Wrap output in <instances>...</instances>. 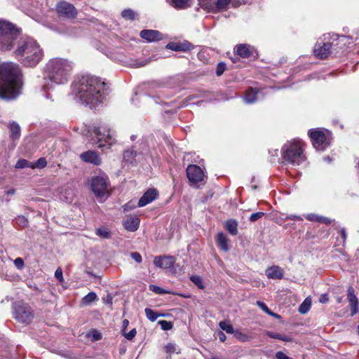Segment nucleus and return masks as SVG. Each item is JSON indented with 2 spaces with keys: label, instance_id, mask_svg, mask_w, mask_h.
<instances>
[{
  "label": "nucleus",
  "instance_id": "obj_1",
  "mask_svg": "<svg viewBox=\"0 0 359 359\" xmlns=\"http://www.w3.org/2000/svg\"><path fill=\"white\" fill-rule=\"evenodd\" d=\"M104 83L90 75L82 76L72 84V95L90 109L102 102Z\"/></svg>",
  "mask_w": 359,
  "mask_h": 359
},
{
  "label": "nucleus",
  "instance_id": "obj_2",
  "mask_svg": "<svg viewBox=\"0 0 359 359\" xmlns=\"http://www.w3.org/2000/svg\"><path fill=\"white\" fill-rule=\"evenodd\" d=\"M19 66L13 62L0 65V97L15 99L20 93L21 83Z\"/></svg>",
  "mask_w": 359,
  "mask_h": 359
},
{
  "label": "nucleus",
  "instance_id": "obj_3",
  "mask_svg": "<svg viewBox=\"0 0 359 359\" xmlns=\"http://www.w3.org/2000/svg\"><path fill=\"white\" fill-rule=\"evenodd\" d=\"M15 55L24 65L34 67L42 60L43 51L35 40L27 39L19 42Z\"/></svg>",
  "mask_w": 359,
  "mask_h": 359
},
{
  "label": "nucleus",
  "instance_id": "obj_4",
  "mask_svg": "<svg viewBox=\"0 0 359 359\" xmlns=\"http://www.w3.org/2000/svg\"><path fill=\"white\" fill-rule=\"evenodd\" d=\"M49 79L56 84H64L69 80L73 69L72 62L63 58H53L46 65Z\"/></svg>",
  "mask_w": 359,
  "mask_h": 359
},
{
  "label": "nucleus",
  "instance_id": "obj_5",
  "mask_svg": "<svg viewBox=\"0 0 359 359\" xmlns=\"http://www.w3.org/2000/svg\"><path fill=\"white\" fill-rule=\"evenodd\" d=\"M18 31L16 27L9 21L0 19V49L11 50L17 39Z\"/></svg>",
  "mask_w": 359,
  "mask_h": 359
},
{
  "label": "nucleus",
  "instance_id": "obj_6",
  "mask_svg": "<svg viewBox=\"0 0 359 359\" xmlns=\"http://www.w3.org/2000/svg\"><path fill=\"white\" fill-rule=\"evenodd\" d=\"M282 157L289 164L299 165L304 160L302 150V143L294 141L285 144L282 149Z\"/></svg>",
  "mask_w": 359,
  "mask_h": 359
},
{
  "label": "nucleus",
  "instance_id": "obj_7",
  "mask_svg": "<svg viewBox=\"0 0 359 359\" xmlns=\"http://www.w3.org/2000/svg\"><path fill=\"white\" fill-rule=\"evenodd\" d=\"M15 319L21 323L29 324L34 318V313L31 307L22 302H16L13 305Z\"/></svg>",
  "mask_w": 359,
  "mask_h": 359
},
{
  "label": "nucleus",
  "instance_id": "obj_8",
  "mask_svg": "<svg viewBox=\"0 0 359 359\" xmlns=\"http://www.w3.org/2000/svg\"><path fill=\"white\" fill-rule=\"evenodd\" d=\"M93 134L97 139V144L100 148H103L106 146L109 147L114 142L111 135L109 133V129L104 123H100L99 126H95Z\"/></svg>",
  "mask_w": 359,
  "mask_h": 359
},
{
  "label": "nucleus",
  "instance_id": "obj_9",
  "mask_svg": "<svg viewBox=\"0 0 359 359\" xmlns=\"http://www.w3.org/2000/svg\"><path fill=\"white\" fill-rule=\"evenodd\" d=\"M91 189L95 196L102 201L106 199L109 194V184L107 180L103 177H95L91 180Z\"/></svg>",
  "mask_w": 359,
  "mask_h": 359
},
{
  "label": "nucleus",
  "instance_id": "obj_10",
  "mask_svg": "<svg viewBox=\"0 0 359 359\" xmlns=\"http://www.w3.org/2000/svg\"><path fill=\"white\" fill-rule=\"evenodd\" d=\"M309 135L313 147L318 151L324 150L330 144L328 137L320 130H311Z\"/></svg>",
  "mask_w": 359,
  "mask_h": 359
},
{
  "label": "nucleus",
  "instance_id": "obj_11",
  "mask_svg": "<svg viewBox=\"0 0 359 359\" xmlns=\"http://www.w3.org/2000/svg\"><path fill=\"white\" fill-rule=\"evenodd\" d=\"M187 175L192 184L202 182L205 177L203 170L196 165H189L187 168Z\"/></svg>",
  "mask_w": 359,
  "mask_h": 359
},
{
  "label": "nucleus",
  "instance_id": "obj_12",
  "mask_svg": "<svg viewBox=\"0 0 359 359\" xmlns=\"http://www.w3.org/2000/svg\"><path fill=\"white\" fill-rule=\"evenodd\" d=\"M56 10L60 15L67 18H74L77 11L73 5L66 1H61L56 6Z\"/></svg>",
  "mask_w": 359,
  "mask_h": 359
},
{
  "label": "nucleus",
  "instance_id": "obj_13",
  "mask_svg": "<svg viewBox=\"0 0 359 359\" xmlns=\"http://www.w3.org/2000/svg\"><path fill=\"white\" fill-rule=\"evenodd\" d=\"M331 43L318 42L314 47L315 56L319 59L326 58L330 53Z\"/></svg>",
  "mask_w": 359,
  "mask_h": 359
},
{
  "label": "nucleus",
  "instance_id": "obj_14",
  "mask_svg": "<svg viewBox=\"0 0 359 359\" xmlns=\"http://www.w3.org/2000/svg\"><path fill=\"white\" fill-rule=\"evenodd\" d=\"M81 159L86 163L99 165L102 163V159L99 154L95 151H87L80 155Z\"/></svg>",
  "mask_w": 359,
  "mask_h": 359
},
{
  "label": "nucleus",
  "instance_id": "obj_15",
  "mask_svg": "<svg viewBox=\"0 0 359 359\" xmlns=\"http://www.w3.org/2000/svg\"><path fill=\"white\" fill-rule=\"evenodd\" d=\"M175 260L172 256L156 257L154 264L156 266L162 269H170L173 266Z\"/></svg>",
  "mask_w": 359,
  "mask_h": 359
},
{
  "label": "nucleus",
  "instance_id": "obj_16",
  "mask_svg": "<svg viewBox=\"0 0 359 359\" xmlns=\"http://www.w3.org/2000/svg\"><path fill=\"white\" fill-rule=\"evenodd\" d=\"M140 36L147 42H154L163 39L162 34L153 29H144L140 32Z\"/></svg>",
  "mask_w": 359,
  "mask_h": 359
},
{
  "label": "nucleus",
  "instance_id": "obj_17",
  "mask_svg": "<svg viewBox=\"0 0 359 359\" xmlns=\"http://www.w3.org/2000/svg\"><path fill=\"white\" fill-rule=\"evenodd\" d=\"M158 192L154 189L147 191L138 201V206L143 207L151 203L157 197Z\"/></svg>",
  "mask_w": 359,
  "mask_h": 359
},
{
  "label": "nucleus",
  "instance_id": "obj_18",
  "mask_svg": "<svg viewBox=\"0 0 359 359\" xmlns=\"http://www.w3.org/2000/svg\"><path fill=\"white\" fill-rule=\"evenodd\" d=\"M347 296L351 309V315L353 316L358 312V300L354 294V289L352 287H348Z\"/></svg>",
  "mask_w": 359,
  "mask_h": 359
},
{
  "label": "nucleus",
  "instance_id": "obj_19",
  "mask_svg": "<svg viewBox=\"0 0 359 359\" xmlns=\"http://www.w3.org/2000/svg\"><path fill=\"white\" fill-rule=\"evenodd\" d=\"M123 225L129 231H135L140 225V219L137 217H129L123 221Z\"/></svg>",
  "mask_w": 359,
  "mask_h": 359
},
{
  "label": "nucleus",
  "instance_id": "obj_20",
  "mask_svg": "<svg viewBox=\"0 0 359 359\" xmlns=\"http://www.w3.org/2000/svg\"><path fill=\"white\" fill-rule=\"evenodd\" d=\"M266 275L271 279H281L283 276V271L278 266H273L266 270Z\"/></svg>",
  "mask_w": 359,
  "mask_h": 359
},
{
  "label": "nucleus",
  "instance_id": "obj_21",
  "mask_svg": "<svg viewBox=\"0 0 359 359\" xmlns=\"http://www.w3.org/2000/svg\"><path fill=\"white\" fill-rule=\"evenodd\" d=\"M217 243L218 247L223 251L227 252L229 250L230 247L229 245V239L227 238V236L220 232L218 233L216 238Z\"/></svg>",
  "mask_w": 359,
  "mask_h": 359
},
{
  "label": "nucleus",
  "instance_id": "obj_22",
  "mask_svg": "<svg viewBox=\"0 0 359 359\" xmlns=\"http://www.w3.org/2000/svg\"><path fill=\"white\" fill-rule=\"evenodd\" d=\"M166 48L174 51H187L191 49V45L188 42L175 43L170 42L167 44Z\"/></svg>",
  "mask_w": 359,
  "mask_h": 359
},
{
  "label": "nucleus",
  "instance_id": "obj_23",
  "mask_svg": "<svg viewBox=\"0 0 359 359\" xmlns=\"http://www.w3.org/2000/svg\"><path fill=\"white\" fill-rule=\"evenodd\" d=\"M74 191L72 189L69 188H65L64 191L60 192V198L61 200L65 201L66 202L70 203L72 201L74 198Z\"/></svg>",
  "mask_w": 359,
  "mask_h": 359
},
{
  "label": "nucleus",
  "instance_id": "obj_24",
  "mask_svg": "<svg viewBox=\"0 0 359 359\" xmlns=\"http://www.w3.org/2000/svg\"><path fill=\"white\" fill-rule=\"evenodd\" d=\"M257 92L253 88L248 89L244 97L245 102L248 104L255 102L257 100Z\"/></svg>",
  "mask_w": 359,
  "mask_h": 359
},
{
  "label": "nucleus",
  "instance_id": "obj_25",
  "mask_svg": "<svg viewBox=\"0 0 359 359\" xmlns=\"http://www.w3.org/2000/svg\"><path fill=\"white\" fill-rule=\"evenodd\" d=\"M226 230L233 236H236L238 233V223L236 220H228L226 222Z\"/></svg>",
  "mask_w": 359,
  "mask_h": 359
},
{
  "label": "nucleus",
  "instance_id": "obj_26",
  "mask_svg": "<svg viewBox=\"0 0 359 359\" xmlns=\"http://www.w3.org/2000/svg\"><path fill=\"white\" fill-rule=\"evenodd\" d=\"M311 298L307 297L304 301L300 304L299 307V312L302 314L306 313L311 309Z\"/></svg>",
  "mask_w": 359,
  "mask_h": 359
},
{
  "label": "nucleus",
  "instance_id": "obj_27",
  "mask_svg": "<svg viewBox=\"0 0 359 359\" xmlns=\"http://www.w3.org/2000/svg\"><path fill=\"white\" fill-rule=\"evenodd\" d=\"M236 53L242 57H248L251 55L249 48L245 44H241L237 46Z\"/></svg>",
  "mask_w": 359,
  "mask_h": 359
},
{
  "label": "nucleus",
  "instance_id": "obj_28",
  "mask_svg": "<svg viewBox=\"0 0 359 359\" xmlns=\"http://www.w3.org/2000/svg\"><path fill=\"white\" fill-rule=\"evenodd\" d=\"M11 137L14 140L20 137V126L15 123L10 125Z\"/></svg>",
  "mask_w": 359,
  "mask_h": 359
},
{
  "label": "nucleus",
  "instance_id": "obj_29",
  "mask_svg": "<svg viewBox=\"0 0 359 359\" xmlns=\"http://www.w3.org/2000/svg\"><path fill=\"white\" fill-rule=\"evenodd\" d=\"M1 278L4 280L11 282L18 281L20 280V276L18 274L10 272L8 271H6L5 273H3L1 275Z\"/></svg>",
  "mask_w": 359,
  "mask_h": 359
},
{
  "label": "nucleus",
  "instance_id": "obj_30",
  "mask_svg": "<svg viewBox=\"0 0 359 359\" xmlns=\"http://www.w3.org/2000/svg\"><path fill=\"white\" fill-rule=\"evenodd\" d=\"M170 4L175 8H184L189 6L191 0H169Z\"/></svg>",
  "mask_w": 359,
  "mask_h": 359
},
{
  "label": "nucleus",
  "instance_id": "obj_31",
  "mask_svg": "<svg viewBox=\"0 0 359 359\" xmlns=\"http://www.w3.org/2000/svg\"><path fill=\"white\" fill-rule=\"evenodd\" d=\"M144 312H145L147 318L152 322L155 321L158 316H162L161 314L156 313L152 309H149V308H146L144 310Z\"/></svg>",
  "mask_w": 359,
  "mask_h": 359
},
{
  "label": "nucleus",
  "instance_id": "obj_32",
  "mask_svg": "<svg viewBox=\"0 0 359 359\" xmlns=\"http://www.w3.org/2000/svg\"><path fill=\"white\" fill-rule=\"evenodd\" d=\"M97 299V294L95 292H89L88 294H86L83 298L82 302H83V304H89L93 302L94 301H95Z\"/></svg>",
  "mask_w": 359,
  "mask_h": 359
},
{
  "label": "nucleus",
  "instance_id": "obj_33",
  "mask_svg": "<svg viewBox=\"0 0 359 359\" xmlns=\"http://www.w3.org/2000/svg\"><path fill=\"white\" fill-rule=\"evenodd\" d=\"M199 3L205 9L207 10H213L214 9V3H215V0H198Z\"/></svg>",
  "mask_w": 359,
  "mask_h": 359
},
{
  "label": "nucleus",
  "instance_id": "obj_34",
  "mask_svg": "<svg viewBox=\"0 0 359 359\" xmlns=\"http://www.w3.org/2000/svg\"><path fill=\"white\" fill-rule=\"evenodd\" d=\"M231 1V0H215V3H214V9H224L226 8Z\"/></svg>",
  "mask_w": 359,
  "mask_h": 359
},
{
  "label": "nucleus",
  "instance_id": "obj_35",
  "mask_svg": "<svg viewBox=\"0 0 359 359\" xmlns=\"http://www.w3.org/2000/svg\"><path fill=\"white\" fill-rule=\"evenodd\" d=\"M150 290L154 292L156 294H174L170 290H165L161 287L156 285H150Z\"/></svg>",
  "mask_w": 359,
  "mask_h": 359
},
{
  "label": "nucleus",
  "instance_id": "obj_36",
  "mask_svg": "<svg viewBox=\"0 0 359 359\" xmlns=\"http://www.w3.org/2000/svg\"><path fill=\"white\" fill-rule=\"evenodd\" d=\"M219 327L222 330L225 331L226 333H229V334L234 333L233 327L229 323H227L224 321H222L219 323Z\"/></svg>",
  "mask_w": 359,
  "mask_h": 359
},
{
  "label": "nucleus",
  "instance_id": "obj_37",
  "mask_svg": "<svg viewBox=\"0 0 359 359\" xmlns=\"http://www.w3.org/2000/svg\"><path fill=\"white\" fill-rule=\"evenodd\" d=\"M257 304L262 310H263L265 313H268L269 315L276 317L279 316L278 314L271 312L264 302L258 301L257 302Z\"/></svg>",
  "mask_w": 359,
  "mask_h": 359
},
{
  "label": "nucleus",
  "instance_id": "obj_38",
  "mask_svg": "<svg viewBox=\"0 0 359 359\" xmlns=\"http://www.w3.org/2000/svg\"><path fill=\"white\" fill-rule=\"evenodd\" d=\"M97 235L102 238H109L110 233L106 228H99L97 229Z\"/></svg>",
  "mask_w": 359,
  "mask_h": 359
},
{
  "label": "nucleus",
  "instance_id": "obj_39",
  "mask_svg": "<svg viewBox=\"0 0 359 359\" xmlns=\"http://www.w3.org/2000/svg\"><path fill=\"white\" fill-rule=\"evenodd\" d=\"M27 167L32 168V163L25 159L18 160L15 165L16 168H24Z\"/></svg>",
  "mask_w": 359,
  "mask_h": 359
},
{
  "label": "nucleus",
  "instance_id": "obj_40",
  "mask_svg": "<svg viewBox=\"0 0 359 359\" xmlns=\"http://www.w3.org/2000/svg\"><path fill=\"white\" fill-rule=\"evenodd\" d=\"M47 162L44 158H40L34 164H32V168H43L46 166Z\"/></svg>",
  "mask_w": 359,
  "mask_h": 359
},
{
  "label": "nucleus",
  "instance_id": "obj_41",
  "mask_svg": "<svg viewBox=\"0 0 359 359\" xmlns=\"http://www.w3.org/2000/svg\"><path fill=\"white\" fill-rule=\"evenodd\" d=\"M191 280L199 288L203 289L204 287L203 280L198 276H192L191 277Z\"/></svg>",
  "mask_w": 359,
  "mask_h": 359
},
{
  "label": "nucleus",
  "instance_id": "obj_42",
  "mask_svg": "<svg viewBox=\"0 0 359 359\" xmlns=\"http://www.w3.org/2000/svg\"><path fill=\"white\" fill-rule=\"evenodd\" d=\"M158 323L161 325V329L163 330H169L172 327V323L170 321L162 320H159Z\"/></svg>",
  "mask_w": 359,
  "mask_h": 359
},
{
  "label": "nucleus",
  "instance_id": "obj_43",
  "mask_svg": "<svg viewBox=\"0 0 359 359\" xmlns=\"http://www.w3.org/2000/svg\"><path fill=\"white\" fill-rule=\"evenodd\" d=\"M233 334H234V337L241 341L245 342L249 340V337L246 334H245L241 332L236 331V332H234Z\"/></svg>",
  "mask_w": 359,
  "mask_h": 359
},
{
  "label": "nucleus",
  "instance_id": "obj_44",
  "mask_svg": "<svg viewBox=\"0 0 359 359\" xmlns=\"http://www.w3.org/2000/svg\"><path fill=\"white\" fill-rule=\"evenodd\" d=\"M122 16L126 19L133 20L135 18V13L130 9L124 10L122 12Z\"/></svg>",
  "mask_w": 359,
  "mask_h": 359
},
{
  "label": "nucleus",
  "instance_id": "obj_45",
  "mask_svg": "<svg viewBox=\"0 0 359 359\" xmlns=\"http://www.w3.org/2000/svg\"><path fill=\"white\" fill-rule=\"evenodd\" d=\"M165 352L168 354H172V353H178L177 351V348H176V346L174 344H167L165 346Z\"/></svg>",
  "mask_w": 359,
  "mask_h": 359
},
{
  "label": "nucleus",
  "instance_id": "obj_46",
  "mask_svg": "<svg viewBox=\"0 0 359 359\" xmlns=\"http://www.w3.org/2000/svg\"><path fill=\"white\" fill-rule=\"evenodd\" d=\"M264 215V213L262 212H257L253 213L250 217V221L252 222H254L259 219Z\"/></svg>",
  "mask_w": 359,
  "mask_h": 359
},
{
  "label": "nucleus",
  "instance_id": "obj_47",
  "mask_svg": "<svg viewBox=\"0 0 359 359\" xmlns=\"http://www.w3.org/2000/svg\"><path fill=\"white\" fill-rule=\"evenodd\" d=\"M14 264L17 269H22L25 266L24 260L20 257H18L14 260Z\"/></svg>",
  "mask_w": 359,
  "mask_h": 359
},
{
  "label": "nucleus",
  "instance_id": "obj_48",
  "mask_svg": "<svg viewBox=\"0 0 359 359\" xmlns=\"http://www.w3.org/2000/svg\"><path fill=\"white\" fill-rule=\"evenodd\" d=\"M225 68H226V66H225L224 63H222V62L219 63L217 65V69H216L217 75L221 76L224 73Z\"/></svg>",
  "mask_w": 359,
  "mask_h": 359
},
{
  "label": "nucleus",
  "instance_id": "obj_49",
  "mask_svg": "<svg viewBox=\"0 0 359 359\" xmlns=\"http://www.w3.org/2000/svg\"><path fill=\"white\" fill-rule=\"evenodd\" d=\"M55 277L60 282V283H63L64 282V278H63V274H62V271L60 268H58L56 269L55 272Z\"/></svg>",
  "mask_w": 359,
  "mask_h": 359
},
{
  "label": "nucleus",
  "instance_id": "obj_50",
  "mask_svg": "<svg viewBox=\"0 0 359 359\" xmlns=\"http://www.w3.org/2000/svg\"><path fill=\"white\" fill-rule=\"evenodd\" d=\"M131 257L137 263L142 262V256L139 252H132L130 255Z\"/></svg>",
  "mask_w": 359,
  "mask_h": 359
},
{
  "label": "nucleus",
  "instance_id": "obj_51",
  "mask_svg": "<svg viewBox=\"0 0 359 359\" xmlns=\"http://www.w3.org/2000/svg\"><path fill=\"white\" fill-rule=\"evenodd\" d=\"M136 333H137L136 330L133 329L129 332L125 334L124 336L127 339L131 340L135 337Z\"/></svg>",
  "mask_w": 359,
  "mask_h": 359
},
{
  "label": "nucleus",
  "instance_id": "obj_52",
  "mask_svg": "<svg viewBox=\"0 0 359 359\" xmlns=\"http://www.w3.org/2000/svg\"><path fill=\"white\" fill-rule=\"evenodd\" d=\"M306 218L311 222H318L319 215L316 214H309L306 216Z\"/></svg>",
  "mask_w": 359,
  "mask_h": 359
},
{
  "label": "nucleus",
  "instance_id": "obj_53",
  "mask_svg": "<svg viewBox=\"0 0 359 359\" xmlns=\"http://www.w3.org/2000/svg\"><path fill=\"white\" fill-rule=\"evenodd\" d=\"M332 220L327 217L319 216L318 222L324 223L325 224H330Z\"/></svg>",
  "mask_w": 359,
  "mask_h": 359
},
{
  "label": "nucleus",
  "instance_id": "obj_54",
  "mask_svg": "<svg viewBox=\"0 0 359 359\" xmlns=\"http://www.w3.org/2000/svg\"><path fill=\"white\" fill-rule=\"evenodd\" d=\"M329 301V297L327 294H323L320 295L319 302L322 304H326Z\"/></svg>",
  "mask_w": 359,
  "mask_h": 359
},
{
  "label": "nucleus",
  "instance_id": "obj_55",
  "mask_svg": "<svg viewBox=\"0 0 359 359\" xmlns=\"http://www.w3.org/2000/svg\"><path fill=\"white\" fill-rule=\"evenodd\" d=\"M277 359H290L287 355L281 351H278L276 354Z\"/></svg>",
  "mask_w": 359,
  "mask_h": 359
},
{
  "label": "nucleus",
  "instance_id": "obj_56",
  "mask_svg": "<svg viewBox=\"0 0 359 359\" xmlns=\"http://www.w3.org/2000/svg\"><path fill=\"white\" fill-rule=\"evenodd\" d=\"M266 334L267 336L273 339H280V334L277 332H267Z\"/></svg>",
  "mask_w": 359,
  "mask_h": 359
},
{
  "label": "nucleus",
  "instance_id": "obj_57",
  "mask_svg": "<svg viewBox=\"0 0 359 359\" xmlns=\"http://www.w3.org/2000/svg\"><path fill=\"white\" fill-rule=\"evenodd\" d=\"M287 217L292 220H297V221L302 220V218L300 216L294 215H291L288 216Z\"/></svg>",
  "mask_w": 359,
  "mask_h": 359
},
{
  "label": "nucleus",
  "instance_id": "obj_58",
  "mask_svg": "<svg viewBox=\"0 0 359 359\" xmlns=\"http://www.w3.org/2000/svg\"><path fill=\"white\" fill-rule=\"evenodd\" d=\"M93 338L94 340H99L101 339V334L97 332H94V334L93 335Z\"/></svg>",
  "mask_w": 359,
  "mask_h": 359
},
{
  "label": "nucleus",
  "instance_id": "obj_59",
  "mask_svg": "<svg viewBox=\"0 0 359 359\" xmlns=\"http://www.w3.org/2000/svg\"><path fill=\"white\" fill-rule=\"evenodd\" d=\"M218 337L221 341H224L226 339V335L222 332L218 333Z\"/></svg>",
  "mask_w": 359,
  "mask_h": 359
},
{
  "label": "nucleus",
  "instance_id": "obj_60",
  "mask_svg": "<svg viewBox=\"0 0 359 359\" xmlns=\"http://www.w3.org/2000/svg\"><path fill=\"white\" fill-rule=\"evenodd\" d=\"M128 325H129V321L128 320L125 319L123 321V331H124L127 328Z\"/></svg>",
  "mask_w": 359,
  "mask_h": 359
},
{
  "label": "nucleus",
  "instance_id": "obj_61",
  "mask_svg": "<svg viewBox=\"0 0 359 359\" xmlns=\"http://www.w3.org/2000/svg\"><path fill=\"white\" fill-rule=\"evenodd\" d=\"M280 340L284 341H290V339L287 336H283L280 334Z\"/></svg>",
  "mask_w": 359,
  "mask_h": 359
},
{
  "label": "nucleus",
  "instance_id": "obj_62",
  "mask_svg": "<svg viewBox=\"0 0 359 359\" xmlns=\"http://www.w3.org/2000/svg\"><path fill=\"white\" fill-rule=\"evenodd\" d=\"M148 62H147V61H142V62H141L138 63V64H137V67H143V66L146 65L147 64H148Z\"/></svg>",
  "mask_w": 359,
  "mask_h": 359
},
{
  "label": "nucleus",
  "instance_id": "obj_63",
  "mask_svg": "<svg viewBox=\"0 0 359 359\" xmlns=\"http://www.w3.org/2000/svg\"><path fill=\"white\" fill-rule=\"evenodd\" d=\"M341 235L342 238L345 240L346 235V231H345L344 229L341 230Z\"/></svg>",
  "mask_w": 359,
  "mask_h": 359
},
{
  "label": "nucleus",
  "instance_id": "obj_64",
  "mask_svg": "<svg viewBox=\"0 0 359 359\" xmlns=\"http://www.w3.org/2000/svg\"><path fill=\"white\" fill-rule=\"evenodd\" d=\"M210 359H223V358H219L217 356H212Z\"/></svg>",
  "mask_w": 359,
  "mask_h": 359
}]
</instances>
